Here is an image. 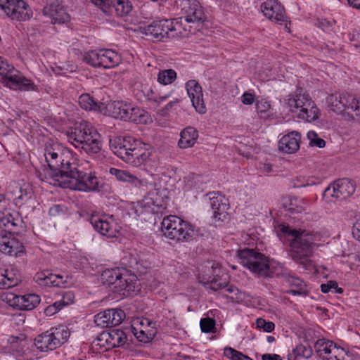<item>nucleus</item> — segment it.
I'll list each match as a JSON object with an SVG mask.
<instances>
[{"instance_id":"5","label":"nucleus","mask_w":360,"mask_h":360,"mask_svg":"<svg viewBox=\"0 0 360 360\" xmlns=\"http://www.w3.org/2000/svg\"><path fill=\"white\" fill-rule=\"evenodd\" d=\"M101 281L115 292H127L128 295H132L139 290V283L136 275L130 274L124 269L105 270L101 274Z\"/></svg>"},{"instance_id":"21","label":"nucleus","mask_w":360,"mask_h":360,"mask_svg":"<svg viewBox=\"0 0 360 360\" xmlns=\"http://www.w3.org/2000/svg\"><path fill=\"white\" fill-rule=\"evenodd\" d=\"M301 134L297 131H292L284 135L278 141V150L284 153L292 154L300 148Z\"/></svg>"},{"instance_id":"45","label":"nucleus","mask_w":360,"mask_h":360,"mask_svg":"<svg viewBox=\"0 0 360 360\" xmlns=\"http://www.w3.org/2000/svg\"><path fill=\"white\" fill-rule=\"evenodd\" d=\"M224 354L225 356L231 360H252L250 357L231 347L225 348Z\"/></svg>"},{"instance_id":"62","label":"nucleus","mask_w":360,"mask_h":360,"mask_svg":"<svg viewBox=\"0 0 360 360\" xmlns=\"http://www.w3.org/2000/svg\"><path fill=\"white\" fill-rule=\"evenodd\" d=\"M335 285L333 281H329L326 283L321 285V290L323 293H328L332 292L333 286Z\"/></svg>"},{"instance_id":"39","label":"nucleus","mask_w":360,"mask_h":360,"mask_svg":"<svg viewBox=\"0 0 360 360\" xmlns=\"http://www.w3.org/2000/svg\"><path fill=\"white\" fill-rule=\"evenodd\" d=\"M141 92L143 93L145 98L150 102L156 103L158 105L160 104L162 102L165 101L167 99L170 94H167L165 96H158L153 89L148 86H145L143 87Z\"/></svg>"},{"instance_id":"28","label":"nucleus","mask_w":360,"mask_h":360,"mask_svg":"<svg viewBox=\"0 0 360 360\" xmlns=\"http://www.w3.org/2000/svg\"><path fill=\"white\" fill-rule=\"evenodd\" d=\"M13 297V305H16L22 310H31L35 308L40 302L39 296L35 294H27L25 295L17 296L11 294Z\"/></svg>"},{"instance_id":"63","label":"nucleus","mask_w":360,"mask_h":360,"mask_svg":"<svg viewBox=\"0 0 360 360\" xmlns=\"http://www.w3.org/2000/svg\"><path fill=\"white\" fill-rule=\"evenodd\" d=\"M262 360H282L280 355L276 354H264L262 356Z\"/></svg>"},{"instance_id":"12","label":"nucleus","mask_w":360,"mask_h":360,"mask_svg":"<svg viewBox=\"0 0 360 360\" xmlns=\"http://www.w3.org/2000/svg\"><path fill=\"white\" fill-rule=\"evenodd\" d=\"M75 171L65 181H60L61 188L84 192L94 191L98 188L99 181L94 174L82 171L79 164Z\"/></svg>"},{"instance_id":"56","label":"nucleus","mask_w":360,"mask_h":360,"mask_svg":"<svg viewBox=\"0 0 360 360\" xmlns=\"http://www.w3.org/2000/svg\"><path fill=\"white\" fill-rule=\"evenodd\" d=\"M181 100L179 99V98H176L175 100L174 101H171L170 102H169L165 107H163L161 110H160V113L162 115V116H166L167 115H168L169 113V112L172 110V109L176 106V105H178L179 103H180Z\"/></svg>"},{"instance_id":"48","label":"nucleus","mask_w":360,"mask_h":360,"mask_svg":"<svg viewBox=\"0 0 360 360\" xmlns=\"http://www.w3.org/2000/svg\"><path fill=\"white\" fill-rule=\"evenodd\" d=\"M307 136L311 146L323 148L326 146V141L321 138L319 137L318 134L315 131H309Z\"/></svg>"},{"instance_id":"18","label":"nucleus","mask_w":360,"mask_h":360,"mask_svg":"<svg viewBox=\"0 0 360 360\" xmlns=\"http://www.w3.org/2000/svg\"><path fill=\"white\" fill-rule=\"evenodd\" d=\"M208 195L213 218L215 221H224L226 219V211L229 206L228 200L219 192L210 193Z\"/></svg>"},{"instance_id":"54","label":"nucleus","mask_w":360,"mask_h":360,"mask_svg":"<svg viewBox=\"0 0 360 360\" xmlns=\"http://www.w3.org/2000/svg\"><path fill=\"white\" fill-rule=\"evenodd\" d=\"M129 184L139 190L144 191L147 188L148 181L146 179H139L136 176L133 175Z\"/></svg>"},{"instance_id":"26","label":"nucleus","mask_w":360,"mask_h":360,"mask_svg":"<svg viewBox=\"0 0 360 360\" xmlns=\"http://www.w3.org/2000/svg\"><path fill=\"white\" fill-rule=\"evenodd\" d=\"M349 96H343L339 94H333L326 98L328 106L338 114L347 115V106Z\"/></svg>"},{"instance_id":"42","label":"nucleus","mask_w":360,"mask_h":360,"mask_svg":"<svg viewBox=\"0 0 360 360\" xmlns=\"http://www.w3.org/2000/svg\"><path fill=\"white\" fill-rule=\"evenodd\" d=\"M17 226V222L15 221L12 214L7 210H5L2 212H0V226L8 228L9 231H11V227H14Z\"/></svg>"},{"instance_id":"41","label":"nucleus","mask_w":360,"mask_h":360,"mask_svg":"<svg viewBox=\"0 0 360 360\" xmlns=\"http://www.w3.org/2000/svg\"><path fill=\"white\" fill-rule=\"evenodd\" d=\"M176 79V72L172 69L160 70L158 75V82L163 85L173 83Z\"/></svg>"},{"instance_id":"6","label":"nucleus","mask_w":360,"mask_h":360,"mask_svg":"<svg viewBox=\"0 0 360 360\" xmlns=\"http://www.w3.org/2000/svg\"><path fill=\"white\" fill-rule=\"evenodd\" d=\"M181 10L183 15L174 20L181 25V37H186L198 30L205 15L203 7L198 0H183Z\"/></svg>"},{"instance_id":"1","label":"nucleus","mask_w":360,"mask_h":360,"mask_svg":"<svg viewBox=\"0 0 360 360\" xmlns=\"http://www.w3.org/2000/svg\"><path fill=\"white\" fill-rule=\"evenodd\" d=\"M111 150L125 162L136 167H143L152 172L157 166V156L145 148V144L131 136H116L110 139Z\"/></svg>"},{"instance_id":"20","label":"nucleus","mask_w":360,"mask_h":360,"mask_svg":"<svg viewBox=\"0 0 360 360\" xmlns=\"http://www.w3.org/2000/svg\"><path fill=\"white\" fill-rule=\"evenodd\" d=\"M261 11L269 20L281 23L286 20L284 8L277 0H269L261 5Z\"/></svg>"},{"instance_id":"31","label":"nucleus","mask_w":360,"mask_h":360,"mask_svg":"<svg viewBox=\"0 0 360 360\" xmlns=\"http://www.w3.org/2000/svg\"><path fill=\"white\" fill-rule=\"evenodd\" d=\"M32 15V12L28 4L22 0H20L10 18L12 20L25 21L30 20Z\"/></svg>"},{"instance_id":"9","label":"nucleus","mask_w":360,"mask_h":360,"mask_svg":"<svg viewBox=\"0 0 360 360\" xmlns=\"http://www.w3.org/2000/svg\"><path fill=\"white\" fill-rule=\"evenodd\" d=\"M0 75L4 86L20 91H34L36 86L30 79L25 78L13 65L9 64L0 56Z\"/></svg>"},{"instance_id":"34","label":"nucleus","mask_w":360,"mask_h":360,"mask_svg":"<svg viewBox=\"0 0 360 360\" xmlns=\"http://www.w3.org/2000/svg\"><path fill=\"white\" fill-rule=\"evenodd\" d=\"M289 283L291 288L287 291L288 293L302 297L308 295L309 290L307 286L300 278L292 277L289 280Z\"/></svg>"},{"instance_id":"49","label":"nucleus","mask_w":360,"mask_h":360,"mask_svg":"<svg viewBox=\"0 0 360 360\" xmlns=\"http://www.w3.org/2000/svg\"><path fill=\"white\" fill-rule=\"evenodd\" d=\"M255 108L257 113L263 117L270 109V103L264 99L257 101L255 103Z\"/></svg>"},{"instance_id":"24","label":"nucleus","mask_w":360,"mask_h":360,"mask_svg":"<svg viewBox=\"0 0 360 360\" xmlns=\"http://www.w3.org/2000/svg\"><path fill=\"white\" fill-rule=\"evenodd\" d=\"M34 280L39 285L45 287H61L65 283L62 276L52 274L48 270L37 273Z\"/></svg>"},{"instance_id":"4","label":"nucleus","mask_w":360,"mask_h":360,"mask_svg":"<svg viewBox=\"0 0 360 360\" xmlns=\"http://www.w3.org/2000/svg\"><path fill=\"white\" fill-rule=\"evenodd\" d=\"M66 135L71 144L87 154H97L101 150L100 135L87 122L75 124Z\"/></svg>"},{"instance_id":"55","label":"nucleus","mask_w":360,"mask_h":360,"mask_svg":"<svg viewBox=\"0 0 360 360\" xmlns=\"http://www.w3.org/2000/svg\"><path fill=\"white\" fill-rule=\"evenodd\" d=\"M8 342L13 346V349L15 346L23 347L25 345V337L23 335H20V336H11L8 339Z\"/></svg>"},{"instance_id":"19","label":"nucleus","mask_w":360,"mask_h":360,"mask_svg":"<svg viewBox=\"0 0 360 360\" xmlns=\"http://www.w3.org/2000/svg\"><path fill=\"white\" fill-rule=\"evenodd\" d=\"M186 89L195 110L200 114L205 113L202 89L199 83L194 79L189 80L186 83Z\"/></svg>"},{"instance_id":"51","label":"nucleus","mask_w":360,"mask_h":360,"mask_svg":"<svg viewBox=\"0 0 360 360\" xmlns=\"http://www.w3.org/2000/svg\"><path fill=\"white\" fill-rule=\"evenodd\" d=\"M108 333L103 331L98 335L94 342L97 346L104 347L105 350H108Z\"/></svg>"},{"instance_id":"22","label":"nucleus","mask_w":360,"mask_h":360,"mask_svg":"<svg viewBox=\"0 0 360 360\" xmlns=\"http://www.w3.org/2000/svg\"><path fill=\"white\" fill-rule=\"evenodd\" d=\"M20 281L19 270L14 266L0 269V288L7 289L16 286Z\"/></svg>"},{"instance_id":"64","label":"nucleus","mask_w":360,"mask_h":360,"mask_svg":"<svg viewBox=\"0 0 360 360\" xmlns=\"http://www.w3.org/2000/svg\"><path fill=\"white\" fill-rule=\"evenodd\" d=\"M60 212H63V207L59 205H55L49 210V214L51 215H56Z\"/></svg>"},{"instance_id":"10","label":"nucleus","mask_w":360,"mask_h":360,"mask_svg":"<svg viewBox=\"0 0 360 360\" xmlns=\"http://www.w3.org/2000/svg\"><path fill=\"white\" fill-rule=\"evenodd\" d=\"M69 329L65 326L53 327L47 331L37 335L34 345L42 352L54 350L66 342L70 337Z\"/></svg>"},{"instance_id":"47","label":"nucleus","mask_w":360,"mask_h":360,"mask_svg":"<svg viewBox=\"0 0 360 360\" xmlns=\"http://www.w3.org/2000/svg\"><path fill=\"white\" fill-rule=\"evenodd\" d=\"M111 325L117 326L125 318V314L122 309H110Z\"/></svg>"},{"instance_id":"13","label":"nucleus","mask_w":360,"mask_h":360,"mask_svg":"<svg viewBox=\"0 0 360 360\" xmlns=\"http://www.w3.org/2000/svg\"><path fill=\"white\" fill-rule=\"evenodd\" d=\"M238 256L242 265L247 267L254 274L259 276H269V264L268 258L253 249L245 248L238 251Z\"/></svg>"},{"instance_id":"40","label":"nucleus","mask_w":360,"mask_h":360,"mask_svg":"<svg viewBox=\"0 0 360 360\" xmlns=\"http://www.w3.org/2000/svg\"><path fill=\"white\" fill-rule=\"evenodd\" d=\"M353 119L360 121V99L352 96L349 98L347 115Z\"/></svg>"},{"instance_id":"3","label":"nucleus","mask_w":360,"mask_h":360,"mask_svg":"<svg viewBox=\"0 0 360 360\" xmlns=\"http://www.w3.org/2000/svg\"><path fill=\"white\" fill-rule=\"evenodd\" d=\"M281 231L288 237V240L290 242L292 259L304 268H310L312 266L310 257L314 246L313 235L305 230L292 229L284 224L281 226Z\"/></svg>"},{"instance_id":"16","label":"nucleus","mask_w":360,"mask_h":360,"mask_svg":"<svg viewBox=\"0 0 360 360\" xmlns=\"http://www.w3.org/2000/svg\"><path fill=\"white\" fill-rule=\"evenodd\" d=\"M355 191V184L349 179H341L329 185L324 191L323 198L344 200L352 195Z\"/></svg>"},{"instance_id":"30","label":"nucleus","mask_w":360,"mask_h":360,"mask_svg":"<svg viewBox=\"0 0 360 360\" xmlns=\"http://www.w3.org/2000/svg\"><path fill=\"white\" fill-rule=\"evenodd\" d=\"M198 136V131L191 127L185 128L181 133L178 145L181 148L192 147Z\"/></svg>"},{"instance_id":"59","label":"nucleus","mask_w":360,"mask_h":360,"mask_svg":"<svg viewBox=\"0 0 360 360\" xmlns=\"http://www.w3.org/2000/svg\"><path fill=\"white\" fill-rule=\"evenodd\" d=\"M241 101L244 105H251L255 101V96L251 93L245 92L242 95Z\"/></svg>"},{"instance_id":"23","label":"nucleus","mask_w":360,"mask_h":360,"mask_svg":"<svg viewBox=\"0 0 360 360\" xmlns=\"http://www.w3.org/2000/svg\"><path fill=\"white\" fill-rule=\"evenodd\" d=\"M89 221L94 229L101 235L106 236L110 238L115 236V228L105 218V217H101L98 214H92L90 217Z\"/></svg>"},{"instance_id":"36","label":"nucleus","mask_w":360,"mask_h":360,"mask_svg":"<svg viewBox=\"0 0 360 360\" xmlns=\"http://www.w3.org/2000/svg\"><path fill=\"white\" fill-rule=\"evenodd\" d=\"M313 351L310 347L302 345H297L288 355V360H297L300 357L309 359L312 356Z\"/></svg>"},{"instance_id":"32","label":"nucleus","mask_w":360,"mask_h":360,"mask_svg":"<svg viewBox=\"0 0 360 360\" xmlns=\"http://www.w3.org/2000/svg\"><path fill=\"white\" fill-rule=\"evenodd\" d=\"M108 333V349L123 346L127 338L124 332L120 329L106 330Z\"/></svg>"},{"instance_id":"43","label":"nucleus","mask_w":360,"mask_h":360,"mask_svg":"<svg viewBox=\"0 0 360 360\" xmlns=\"http://www.w3.org/2000/svg\"><path fill=\"white\" fill-rule=\"evenodd\" d=\"M94 322L97 326L103 328L112 326L110 321V311L109 309L97 314L94 316Z\"/></svg>"},{"instance_id":"11","label":"nucleus","mask_w":360,"mask_h":360,"mask_svg":"<svg viewBox=\"0 0 360 360\" xmlns=\"http://www.w3.org/2000/svg\"><path fill=\"white\" fill-rule=\"evenodd\" d=\"M163 235L175 242L187 240L193 232L191 225L175 215L165 217L161 223Z\"/></svg>"},{"instance_id":"8","label":"nucleus","mask_w":360,"mask_h":360,"mask_svg":"<svg viewBox=\"0 0 360 360\" xmlns=\"http://www.w3.org/2000/svg\"><path fill=\"white\" fill-rule=\"evenodd\" d=\"M177 22L174 19L155 20L148 25L140 26L139 30L142 34L158 41L178 37H181V25H179Z\"/></svg>"},{"instance_id":"14","label":"nucleus","mask_w":360,"mask_h":360,"mask_svg":"<svg viewBox=\"0 0 360 360\" xmlns=\"http://www.w3.org/2000/svg\"><path fill=\"white\" fill-rule=\"evenodd\" d=\"M83 60L93 67L112 68L121 63L120 56L112 49L91 50L83 55Z\"/></svg>"},{"instance_id":"50","label":"nucleus","mask_w":360,"mask_h":360,"mask_svg":"<svg viewBox=\"0 0 360 360\" xmlns=\"http://www.w3.org/2000/svg\"><path fill=\"white\" fill-rule=\"evenodd\" d=\"M200 325L203 333H210L215 326V321L211 318H203L200 320Z\"/></svg>"},{"instance_id":"25","label":"nucleus","mask_w":360,"mask_h":360,"mask_svg":"<svg viewBox=\"0 0 360 360\" xmlns=\"http://www.w3.org/2000/svg\"><path fill=\"white\" fill-rule=\"evenodd\" d=\"M314 349L317 355L322 358L326 354H333L334 358L339 357V353H342V348L338 347L333 341L327 339H319L314 345Z\"/></svg>"},{"instance_id":"38","label":"nucleus","mask_w":360,"mask_h":360,"mask_svg":"<svg viewBox=\"0 0 360 360\" xmlns=\"http://www.w3.org/2000/svg\"><path fill=\"white\" fill-rule=\"evenodd\" d=\"M132 332L140 342H147L153 339L156 330L153 327L152 329L140 328L139 330L135 326H132Z\"/></svg>"},{"instance_id":"29","label":"nucleus","mask_w":360,"mask_h":360,"mask_svg":"<svg viewBox=\"0 0 360 360\" xmlns=\"http://www.w3.org/2000/svg\"><path fill=\"white\" fill-rule=\"evenodd\" d=\"M43 14L51 18L52 23H64L70 20V15L62 8H57V6L52 8L44 6Z\"/></svg>"},{"instance_id":"27","label":"nucleus","mask_w":360,"mask_h":360,"mask_svg":"<svg viewBox=\"0 0 360 360\" xmlns=\"http://www.w3.org/2000/svg\"><path fill=\"white\" fill-rule=\"evenodd\" d=\"M311 99L308 94L298 89L294 95H290L287 105L292 112L297 113L302 108H304L307 103H311Z\"/></svg>"},{"instance_id":"35","label":"nucleus","mask_w":360,"mask_h":360,"mask_svg":"<svg viewBox=\"0 0 360 360\" xmlns=\"http://www.w3.org/2000/svg\"><path fill=\"white\" fill-rule=\"evenodd\" d=\"M79 104L82 108L86 110H100L102 103L95 101L89 94H82L79 97Z\"/></svg>"},{"instance_id":"53","label":"nucleus","mask_w":360,"mask_h":360,"mask_svg":"<svg viewBox=\"0 0 360 360\" xmlns=\"http://www.w3.org/2000/svg\"><path fill=\"white\" fill-rule=\"evenodd\" d=\"M75 300V295L72 291L65 292L63 295V297L60 301H57L60 303V306L63 308L65 306H68L73 303Z\"/></svg>"},{"instance_id":"33","label":"nucleus","mask_w":360,"mask_h":360,"mask_svg":"<svg viewBox=\"0 0 360 360\" xmlns=\"http://www.w3.org/2000/svg\"><path fill=\"white\" fill-rule=\"evenodd\" d=\"M319 110L312 101L311 103H307L304 108H302L297 112V117L300 119L307 122H313L319 118Z\"/></svg>"},{"instance_id":"15","label":"nucleus","mask_w":360,"mask_h":360,"mask_svg":"<svg viewBox=\"0 0 360 360\" xmlns=\"http://www.w3.org/2000/svg\"><path fill=\"white\" fill-rule=\"evenodd\" d=\"M213 276L205 275L202 277V282L205 284H208V288L214 291H217L221 288H226V290L229 293L233 294L231 296V299L236 300V299H240V296L236 297L240 292L239 290L231 285H228L227 275L219 268L213 266Z\"/></svg>"},{"instance_id":"58","label":"nucleus","mask_w":360,"mask_h":360,"mask_svg":"<svg viewBox=\"0 0 360 360\" xmlns=\"http://www.w3.org/2000/svg\"><path fill=\"white\" fill-rule=\"evenodd\" d=\"M60 302H56L52 305L47 307L45 309L46 314L47 316H51L60 310L62 308L60 306Z\"/></svg>"},{"instance_id":"46","label":"nucleus","mask_w":360,"mask_h":360,"mask_svg":"<svg viewBox=\"0 0 360 360\" xmlns=\"http://www.w3.org/2000/svg\"><path fill=\"white\" fill-rule=\"evenodd\" d=\"M109 172L110 174L115 176L117 180L128 183L130 182L133 176V174L126 170L119 169L115 167L110 168Z\"/></svg>"},{"instance_id":"37","label":"nucleus","mask_w":360,"mask_h":360,"mask_svg":"<svg viewBox=\"0 0 360 360\" xmlns=\"http://www.w3.org/2000/svg\"><path fill=\"white\" fill-rule=\"evenodd\" d=\"M112 4L119 16L127 15L132 9L129 0H112Z\"/></svg>"},{"instance_id":"44","label":"nucleus","mask_w":360,"mask_h":360,"mask_svg":"<svg viewBox=\"0 0 360 360\" xmlns=\"http://www.w3.org/2000/svg\"><path fill=\"white\" fill-rule=\"evenodd\" d=\"M20 0H0V8L10 18Z\"/></svg>"},{"instance_id":"52","label":"nucleus","mask_w":360,"mask_h":360,"mask_svg":"<svg viewBox=\"0 0 360 360\" xmlns=\"http://www.w3.org/2000/svg\"><path fill=\"white\" fill-rule=\"evenodd\" d=\"M256 325L257 328H262L264 331L267 333L273 331L275 328V325L273 322H266L264 319L261 318L257 319Z\"/></svg>"},{"instance_id":"60","label":"nucleus","mask_w":360,"mask_h":360,"mask_svg":"<svg viewBox=\"0 0 360 360\" xmlns=\"http://www.w3.org/2000/svg\"><path fill=\"white\" fill-rule=\"evenodd\" d=\"M352 235L356 240L360 242V219H358L353 225Z\"/></svg>"},{"instance_id":"7","label":"nucleus","mask_w":360,"mask_h":360,"mask_svg":"<svg viewBox=\"0 0 360 360\" xmlns=\"http://www.w3.org/2000/svg\"><path fill=\"white\" fill-rule=\"evenodd\" d=\"M107 110L111 117L125 122L146 124L150 120L148 112L131 103L123 101L108 103Z\"/></svg>"},{"instance_id":"57","label":"nucleus","mask_w":360,"mask_h":360,"mask_svg":"<svg viewBox=\"0 0 360 360\" xmlns=\"http://www.w3.org/2000/svg\"><path fill=\"white\" fill-rule=\"evenodd\" d=\"M136 324H139L141 326V328L143 329H152V327L154 328L155 323L151 321L148 318H143L141 319L137 320L136 322L134 323L133 326H135Z\"/></svg>"},{"instance_id":"17","label":"nucleus","mask_w":360,"mask_h":360,"mask_svg":"<svg viewBox=\"0 0 360 360\" xmlns=\"http://www.w3.org/2000/svg\"><path fill=\"white\" fill-rule=\"evenodd\" d=\"M24 247L11 231L0 232V251L11 256H20Z\"/></svg>"},{"instance_id":"61","label":"nucleus","mask_w":360,"mask_h":360,"mask_svg":"<svg viewBox=\"0 0 360 360\" xmlns=\"http://www.w3.org/2000/svg\"><path fill=\"white\" fill-rule=\"evenodd\" d=\"M339 357L334 358L333 354H326V355L323 356L321 358L323 360H345V351L344 349H342V353H339Z\"/></svg>"},{"instance_id":"2","label":"nucleus","mask_w":360,"mask_h":360,"mask_svg":"<svg viewBox=\"0 0 360 360\" xmlns=\"http://www.w3.org/2000/svg\"><path fill=\"white\" fill-rule=\"evenodd\" d=\"M44 157L51 172L46 181L55 186L60 187V181H65L77 167L78 160L72 152L58 143L46 146Z\"/></svg>"}]
</instances>
